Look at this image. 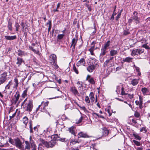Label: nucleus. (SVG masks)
Returning a JSON list of instances; mask_svg holds the SVG:
<instances>
[{"label": "nucleus", "mask_w": 150, "mask_h": 150, "mask_svg": "<svg viewBox=\"0 0 150 150\" xmlns=\"http://www.w3.org/2000/svg\"><path fill=\"white\" fill-rule=\"evenodd\" d=\"M8 142L19 149H21L23 147L22 142L18 138H17L14 139H12L11 137L9 138Z\"/></svg>", "instance_id": "obj_1"}, {"label": "nucleus", "mask_w": 150, "mask_h": 150, "mask_svg": "<svg viewBox=\"0 0 150 150\" xmlns=\"http://www.w3.org/2000/svg\"><path fill=\"white\" fill-rule=\"evenodd\" d=\"M110 41L109 40L105 43L102 47L100 56H103L108 52V50L110 48Z\"/></svg>", "instance_id": "obj_2"}, {"label": "nucleus", "mask_w": 150, "mask_h": 150, "mask_svg": "<svg viewBox=\"0 0 150 150\" xmlns=\"http://www.w3.org/2000/svg\"><path fill=\"white\" fill-rule=\"evenodd\" d=\"M138 13L137 11H134L133 13L132 16L128 20V21L129 23H131L133 21H134L136 24L139 23L140 22V18L138 17Z\"/></svg>", "instance_id": "obj_3"}, {"label": "nucleus", "mask_w": 150, "mask_h": 150, "mask_svg": "<svg viewBox=\"0 0 150 150\" xmlns=\"http://www.w3.org/2000/svg\"><path fill=\"white\" fill-rule=\"evenodd\" d=\"M98 63L96 61V59H94L93 60V62L92 64H90V65L87 67V71L90 72H91L94 70L95 67L96 66H98Z\"/></svg>", "instance_id": "obj_4"}, {"label": "nucleus", "mask_w": 150, "mask_h": 150, "mask_svg": "<svg viewBox=\"0 0 150 150\" xmlns=\"http://www.w3.org/2000/svg\"><path fill=\"white\" fill-rule=\"evenodd\" d=\"M33 103L32 100H30L28 101V102L25 104V107L24 109H25V111H28L29 112L32 111L33 107Z\"/></svg>", "instance_id": "obj_5"}, {"label": "nucleus", "mask_w": 150, "mask_h": 150, "mask_svg": "<svg viewBox=\"0 0 150 150\" xmlns=\"http://www.w3.org/2000/svg\"><path fill=\"white\" fill-rule=\"evenodd\" d=\"M144 49L141 48H134L131 54L132 56L139 55L144 52Z\"/></svg>", "instance_id": "obj_6"}, {"label": "nucleus", "mask_w": 150, "mask_h": 150, "mask_svg": "<svg viewBox=\"0 0 150 150\" xmlns=\"http://www.w3.org/2000/svg\"><path fill=\"white\" fill-rule=\"evenodd\" d=\"M7 73L5 72L0 74V85L6 81L7 79Z\"/></svg>", "instance_id": "obj_7"}, {"label": "nucleus", "mask_w": 150, "mask_h": 150, "mask_svg": "<svg viewBox=\"0 0 150 150\" xmlns=\"http://www.w3.org/2000/svg\"><path fill=\"white\" fill-rule=\"evenodd\" d=\"M78 37L76 36V38H73L72 40L70 46L71 47H72V50L73 52H74L75 50V46L77 43Z\"/></svg>", "instance_id": "obj_8"}, {"label": "nucleus", "mask_w": 150, "mask_h": 150, "mask_svg": "<svg viewBox=\"0 0 150 150\" xmlns=\"http://www.w3.org/2000/svg\"><path fill=\"white\" fill-rule=\"evenodd\" d=\"M51 138L53 139V140H55L56 141L57 140L64 142L65 141L66 139L65 138H60L57 134L52 135V136Z\"/></svg>", "instance_id": "obj_9"}, {"label": "nucleus", "mask_w": 150, "mask_h": 150, "mask_svg": "<svg viewBox=\"0 0 150 150\" xmlns=\"http://www.w3.org/2000/svg\"><path fill=\"white\" fill-rule=\"evenodd\" d=\"M47 146H46L47 148H52L56 144L57 142L55 140H52L49 142H47Z\"/></svg>", "instance_id": "obj_10"}, {"label": "nucleus", "mask_w": 150, "mask_h": 150, "mask_svg": "<svg viewBox=\"0 0 150 150\" xmlns=\"http://www.w3.org/2000/svg\"><path fill=\"white\" fill-rule=\"evenodd\" d=\"M57 57L56 55L54 54L50 55L49 57V60L51 64H54L56 62Z\"/></svg>", "instance_id": "obj_11"}, {"label": "nucleus", "mask_w": 150, "mask_h": 150, "mask_svg": "<svg viewBox=\"0 0 150 150\" xmlns=\"http://www.w3.org/2000/svg\"><path fill=\"white\" fill-rule=\"evenodd\" d=\"M68 130L72 134L74 135V136H76V130L75 127L74 126H72L69 128Z\"/></svg>", "instance_id": "obj_12"}, {"label": "nucleus", "mask_w": 150, "mask_h": 150, "mask_svg": "<svg viewBox=\"0 0 150 150\" xmlns=\"http://www.w3.org/2000/svg\"><path fill=\"white\" fill-rule=\"evenodd\" d=\"M38 141L41 143L39 144V146L38 148V150H39L40 146L42 145V144H43L46 147L47 144V142L45 141L44 140L41 138L39 139Z\"/></svg>", "instance_id": "obj_13"}, {"label": "nucleus", "mask_w": 150, "mask_h": 150, "mask_svg": "<svg viewBox=\"0 0 150 150\" xmlns=\"http://www.w3.org/2000/svg\"><path fill=\"white\" fill-rule=\"evenodd\" d=\"M86 62L85 59L84 58H81L79 61L76 63V66L79 67L80 65H83L85 66V65Z\"/></svg>", "instance_id": "obj_14"}, {"label": "nucleus", "mask_w": 150, "mask_h": 150, "mask_svg": "<svg viewBox=\"0 0 150 150\" xmlns=\"http://www.w3.org/2000/svg\"><path fill=\"white\" fill-rule=\"evenodd\" d=\"M78 135H79L78 137V138H79L80 137H83V138H88L89 136L86 133H85L83 132H79L78 134Z\"/></svg>", "instance_id": "obj_15"}, {"label": "nucleus", "mask_w": 150, "mask_h": 150, "mask_svg": "<svg viewBox=\"0 0 150 150\" xmlns=\"http://www.w3.org/2000/svg\"><path fill=\"white\" fill-rule=\"evenodd\" d=\"M5 39L7 40H12L16 39V35L13 36H9V35H5L4 36Z\"/></svg>", "instance_id": "obj_16"}, {"label": "nucleus", "mask_w": 150, "mask_h": 150, "mask_svg": "<svg viewBox=\"0 0 150 150\" xmlns=\"http://www.w3.org/2000/svg\"><path fill=\"white\" fill-rule=\"evenodd\" d=\"M70 90L75 95H77L78 96H79L78 92L75 87H71Z\"/></svg>", "instance_id": "obj_17"}, {"label": "nucleus", "mask_w": 150, "mask_h": 150, "mask_svg": "<svg viewBox=\"0 0 150 150\" xmlns=\"http://www.w3.org/2000/svg\"><path fill=\"white\" fill-rule=\"evenodd\" d=\"M133 58L130 57H128L122 59V61L124 62L130 63L132 62Z\"/></svg>", "instance_id": "obj_18"}, {"label": "nucleus", "mask_w": 150, "mask_h": 150, "mask_svg": "<svg viewBox=\"0 0 150 150\" xmlns=\"http://www.w3.org/2000/svg\"><path fill=\"white\" fill-rule=\"evenodd\" d=\"M102 133L103 135L107 136L108 134L109 131L106 128L103 127L102 129Z\"/></svg>", "instance_id": "obj_19"}, {"label": "nucleus", "mask_w": 150, "mask_h": 150, "mask_svg": "<svg viewBox=\"0 0 150 150\" xmlns=\"http://www.w3.org/2000/svg\"><path fill=\"white\" fill-rule=\"evenodd\" d=\"M14 82H15V83L14 84L13 88L16 89H17L18 87V85L19 84V83L18 82V79L16 77L15 78L14 80Z\"/></svg>", "instance_id": "obj_20"}, {"label": "nucleus", "mask_w": 150, "mask_h": 150, "mask_svg": "<svg viewBox=\"0 0 150 150\" xmlns=\"http://www.w3.org/2000/svg\"><path fill=\"white\" fill-rule=\"evenodd\" d=\"M141 91L144 95H146L147 93L149 92L148 89L145 87L142 88Z\"/></svg>", "instance_id": "obj_21"}, {"label": "nucleus", "mask_w": 150, "mask_h": 150, "mask_svg": "<svg viewBox=\"0 0 150 150\" xmlns=\"http://www.w3.org/2000/svg\"><path fill=\"white\" fill-rule=\"evenodd\" d=\"M110 55L112 57L116 55L118 52L116 50H112L110 51Z\"/></svg>", "instance_id": "obj_22"}, {"label": "nucleus", "mask_w": 150, "mask_h": 150, "mask_svg": "<svg viewBox=\"0 0 150 150\" xmlns=\"http://www.w3.org/2000/svg\"><path fill=\"white\" fill-rule=\"evenodd\" d=\"M17 62H16V64L18 65V66L21 65L23 62V59L19 57H17Z\"/></svg>", "instance_id": "obj_23"}, {"label": "nucleus", "mask_w": 150, "mask_h": 150, "mask_svg": "<svg viewBox=\"0 0 150 150\" xmlns=\"http://www.w3.org/2000/svg\"><path fill=\"white\" fill-rule=\"evenodd\" d=\"M138 83L139 80L134 79L131 81V84H132L133 86H135L137 85Z\"/></svg>", "instance_id": "obj_24"}, {"label": "nucleus", "mask_w": 150, "mask_h": 150, "mask_svg": "<svg viewBox=\"0 0 150 150\" xmlns=\"http://www.w3.org/2000/svg\"><path fill=\"white\" fill-rule=\"evenodd\" d=\"M83 87V84H81L78 87V88L80 93L81 94L84 95L85 93L82 91Z\"/></svg>", "instance_id": "obj_25"}, {"label": "nucleus", "mask_w": 150, "mask_h": 150, "mask_svg": "<svg viewBox=\"0 0 150 150\" xmlns=\"http://www.w3.org/2000/svg\"><path fill=\"white\" fill-rule=\"evenodd\" d=\"M22 121L23 123L26 126L28 122V118L27 117L25 116L23 117L22 119Z\"/></svg>", "instance_id": "obj_26"}, {"label": "nucleus", "mask_w": 150, "mask_h": 150, "mask_svg": "<svg viewBox=\"0 0 150 150\" xmlns=\"http://www.w3.org/2000/svg\"><path fill=\"white\" fill-rule=\"evenodd\" d=\"M25 149L29 150L30 149V144L28 141H25Z\"/></svg>", "instance_id": "obj_27"}, {"label": "nucleus", "mask_w": 150, "mask_h": 150, "mask_svg": "<svg viewBox=\"0 0 150 150\" xmlns=\"http://www.w3.org/2000/svg\"><path fill=\"white\" fill-rule=\"evenodd\" d=\"M18 55L19 56L21 57L22 56L25 55V54L24 52L22 51L21 50H18Z\"/></svg>", "instance_id": "obj_28"}, {"label": "nucleus", "mask_w": 150, "mask_h": 150, "mask_svg": "<svg viewBox=\"0 0 150 150\" xmlns=\"http://www.w3.org/2000/svg\"><path fill=\"white\" fill-rule=\"evenodd\" d=\"M8 25L7 27L8 28V29L11 31L12 30V23L10 21H9L8 22Z\"/></svg>", "instance_id": "obj_29"}, {"label": "nucleus", "mask_w": 150, "mask_h": 150, "mask_svg": "<svg viewBox=\"0 0 150 150\" xmlns=\"http://www.w3.org/2000/svg\"><path fill=\"white\" fill-rule=\"evenodd\" d=\"M29 124H30L29 126V128H30V133H33V128L32 127V121H30L29 122Z\"/></svg>", "instance_id": "obj_30"}, {"label": "nucleus", "mask_w": 150, "mask_h": 150, "mask_svg": "<svg viewBox=\"0 0 150 150\" xmlns=\"http://www.w3.org/2000/svg\"><path fill=\"white\" fill-rule=\"evenodd\" d=\"M95 50V49H93V47H91L90 48L88 49V51L90 52L91 54L92 55H94V54L93 52Z\"/></svg>", "instance_id": "obj_31"}, {"label": "nucleus", "mask_w": 150, "mask_h": 150, "mask_svg": "<svg viewBox=\"0 0 150 150\" xmlns=\"http://www.w3.org/2000/svg\"><path fill=\"white\" fill-rule=\"evenodd\" d=\"M27 98H26L25 99L24 101L21 104V107L24 109H25V102L27 101Z\"/></svg>", "instance_id": "obj_32"}, {"label": "nucleus", "mask_w": 150, "mask_h": 150, "mask_svg": "<svg viewBox=\"0 0 150 150\" xmlns=\"http://www.w3.org/2000/svg\"><path fill=\"white\" fill-rule=\"evenodd\" d=\"M30 144L31 146L36 145L33 140L32 139L31 136H30Z\"/></svg>", "instance_id": "obj_33"}, {"label": "nucleus", "mask_w": 150, "mask_h": 150, "mask_svg": "<svg viewBox=\"0 0 150 150\" xmlns=\"http://www.w3.org/2000/svg\"><path fill=\"white\" fill-rule=\"evenodd\" d=\"M88 81L91 84L93 85L95 84V82L93 78H91L90 79H89Z\"/></svg>", "instance_id": "obj_34"}, {"label": "nucleus", "mask_w": 150, "mask_h": 150, "mask_svg": "<svg viewBox=\"0 0 150 150\" xmlns=\"http://www.w3.org/2000/svg\"><path fill=\"white\" fill-rule=\"evenodd\" d=\"M28 88H26V89L24 90L22 94V96L23 98H25L26 96H27V92Z\"/></svg>", "instance_id": "obj_35"}, {"label": "nucleus", "mask_w": 150, "mask_h": 150, "mask_svg": "<svg viewBox=\"0 0 150 150\" xmlns=\"http://www.w3.org/2000/svg\"><path fill=\"white\" fill-rule=\"evenodd\" d=\"M92 115L94 117H95V115H96L98 117H100V118H104V117L103 116L101 115H99L98 114H97L96 113L93 112L92 113Z\"/></svg>", "instance_id": "obj_36"}, {"label": "nucleus", "mask_w": 150, "mask_h": 150, "mask_svg": "<svg viewBox=\"0 0 150 150\" xmlns=\"http://www.w3.org/2000/svg\"><path fill=\"white\" fill-rule=\"evenodd\" d=\"M133 135L135 139L139 140L141 139V138L138 134L133 133Z\"/></svg>", "instance_id": "obj_37"}, {"label": "nucleus", "mask_w": 150, "mask_h": 150, "mask_svg": "<svg viewBox=\"0 0 150 150\" xmlns=\"http://www.w3.org/2000/svg\"><path fill=\"white\" fill-rule=\"evenodd\" d=\"M73 70L76 74H79V71L77 68L76 67L75 64H74L73 65Z\"/></svg>", "instance_id": "obj_38"}, {"label": "nucleus", "mask_w": 150, "mask_h": 150, "mask_svg": "<svg viewBox=\"0 0 150 150\" xmlns=\"http://www.w3.org/2000/svg\"><path fill=\"white\" fill-rule=\"evenodd\" d=\"M64 36V35L62 34H59L57 36V39L59 40H61L62 39Z\"/></svg>", "instance_id": "obj_39"}, {"label": "nucleus", "mask_w": 150, "mask_h": 150, "mask_svg": "<svg viewBox=\"0 0 150 150\" xmlns=\"http://www.w3.org/2000/svg\"><path fill=\"white\" fill-rule=\"evenodd\" d=\"M14 97L15 98V99L17 100H18L19 97H20V94L19 93L17 92H16V94L14 95Z\"/></svg>", "instance_id": "obj_40"}, {"label": "nucleus", "mask_w": 150, "mask_h": 150, "mask_svg": "<svg viewBox=\"0 0 150 150\" xmlns=\"http://www.w3.org/2000/svg\"><path fill=\"white\" fill-rule=\"evenodd\" d=\"M79 142L77 141H75V140H72L70 142V144L71 145H73L76 144V143H79Z\"/></svg>", "instance_id": "obj_41"}, {"label": "nucleus", "mask_w": 150, "mask_h": 150, "mask_svg": "<svg viewBox=\"0 0 150 150\" xmlns=\"http://www.w3.org/2000/svg\"><path fill=\"white\" fill-rule=\"evenodd\" d=\"M133 142L137 146H140L141 145V143L135 140H133Z\"/></svg>", "instance_id": "obj_42"}, {"label": "nucleus", "mask_w": 150, "mask_h": 150, "mask_svg": "<svg viewBox=\"0 0 150 150\" xmlns=\"http://www.w3.org/2000/svg\"><path fill=\"white\" fill-rule=\"evenodd\" d=\"M20 26V25L17 22L16 23V24H15V27H16V31H18V29H19Z\"/></svg>", "instance_id": "obj_43"}, {"label": "nucleus", "mask_w": 150, "mask_h": 150, "mask_svg": "<svg viewBox=\"0 0 150 150\" xmlns=\"http://www.w3.org/2000/svg\"><path fill=\"white\" fill-rule=\"evenodd\" d=\"M130 32L128 30H124L123 32V34L125 35H127Z\"/></svg>", "instance_id": "obj_44"}, {"label": "nucleus", "mask_w": 150, "mask_h": 150, "mask_svg": "<svg viewBox=\"0 0 150 150\" xmlns=\"http://www.w3.org/2000/svg\"><path fill=\"white\" fill-rule=\"evenodd\" d=\"M121 90H122L121 94L122 95H125L127 94V93H125V91H124V88L123 87H122V88Z\"/></svg>", "instance_id": "obj_45"}, {"label": "nucleus", "mask_w": 150, "mask_h": 150, "mask_svg": "<svg viewBox=\"0 0 150 150\" xmlns=\"http://www.w3.org/2000/svg\"><path fill=\"white\" fill-rule=\"evenodd\" d=\"M18 101L15 98H13L11 100V102L12 103V104H16Z\"/></svg>", "instance_id": "obj_46"}, {"label": "nucleus", "mask_w": 150, "mask_h": 150, "mask_svg": "<svg viewBox=\"0 0 150 150\" xmlns=\"http://www.w3.org/2000/svg\"><path fill=\"white\" fill-rule=\"evenodd\" d=\"M45 108V107L43 106H42V107L41 106V108H40L41 111L42 112H46V110Z\"/></svg>", "instance_id": "obj_47"}, {"label": "nucleus", "mask_w": 150, "mask_h": 150, "mask_svg": "<svg viewBox=\"0 0 150 150\" xmlns=\"http://www.w3.org/2000/svg\"><path fill=\"white\" fill-rule=\"evenodd\" d=\"M142 47L145 48L146 49H150L149 47L146 44H144L142 45Z\"/></svg>", "instance_id": "obj_48"}, {"label": "nucleus", "mask_w": 150, "mask_h": 150, "mask_svg": "<svg viewBox=\"0 0 150 150\" xmlns=\"http://www.w3.org/2000/svg\"><path fill=\"white\" fill-rule=\"evenodd\" d=\"M141 132H144V133H146L147 132V130L146 128L144 127H142L140 129Z\"/></svg>", "instance_id": "obj_49"}, {"label": "nucleus", "mask_w": 150, "mask_h": 150, "mask_svg": "<svg viewBox=\"0 0 150 150\" xmlns=\"http://www.w3.org/2000/svg\"><path fill=\"white\" fill-rule=\"evenodd\" d=\"M135 69L136 71L138 72V74L139 75H141V73L139 71V67H136Z\"/></svg>", "instance_id": "obj_50"}, {"label": "nucleus", "mask_w": 150, "mask_h": 150, "mask_svg": "<svg viewBox=\"0 0 150 150\" xmlns=\"http://www.w3.org/2000/svg\"><path fill=\"white\" fill-rule=\"evenodd\" d=\"M85 100L86 102L87 103H90L89 99L88 96H86L85 98Z\"/></svg>", "instance_id": "obj_51"}, {"label": "nucleus", "mask_w": 150, "mask_h": 150, "mask_svg": "<svg viewBox=\"0 0 150 150\" xmlns=\"http://www.w3.org/2000/svg\"><path fill=\"white\" fill-rule=\"evenodd\" d=\"M31 150H36L37 149V146L36 145L31 146Z\"/></svg>", "instance_id": "obj_52"}, {"label": "nucleus", "mask_w": 150, "mask_h": 150, "mask_svg": "<svg viewBox=\"0 0 150 150\" xmlns=\"http://www.w3.org/2000/svg\"><path fill=\"white\" fill-rule=\"evenodd\" d=\"M83 119V117L81 116L79 118L78 120L76 122V123H79L81 122Z\"/></svg>", "instance_id": "obj_53"}, {"label": "nucleus", "mask_w": 150, "mask_h": 150, "mask_svg": "<svg viewBox=\"0 0 150 150\" xmlns=\"http://www.w3.org/2000/svg\"><path fill=\"white\" fill-rule=\"evenodd\" d=\"M110 61L109 60H106L104 63V65L105 67L108 64L109 62Z\"/></svg>", "instance_id": "obj_54"}, {"label": "nucleus", "mask_w": 150, "mask_h": 150, "mask_svg": "<svg viewBox=\"0 0 150 150\" xmlns=\"http://www.w3.org/2000/svg\"><path fill=\"white\" fill-rule=\"evenodd\" d=\"M96 43V41H93L91 44V45H93L92 47H93L94 49H95V47Z\"/></svg>", "instance_id": "obj_55"}, {"label": "nucleus", "mask_w": 150, "mask_h": 150, "mask_svg": "<svg viewBox=\"0 0 150 150\" xmlns=\"http://www.w3.org/2000/svg\"><path fill=\"white\" fill-rule=\"evenodd\" d=\"M116 14V13H115V12L114 13V12H113V13L112 15V16L110 18V19L111 20H112V21H113L114 19V15L115 16Z\"/></svg>", "instance_id": "obj_56"}, {"label": "nucleus", "mask_w": 150, "mask_h": 150, "mask_svg": "<svg viewBox=\"0 0 150 150\" xmlns=\"http://www.w3.org/2000/svg\"><path fill=\"white\" fill-rule=\"evenodd\" d=\"M134 116L137 117H138L140 116L139 113L137 112H135L134 113Z\"/></svg>", "instance_id": "obj_57"}, {"label": "nucleus", "mask_w": 150, "mask_h": 150, "mask_svg": "<svg viewBox=\"0 0 150 150\" xmlns=\"http://www.w3.org/2000/svg\"><path fill=\"white\" fill-rule=\"evenodd\" d=\"M121 15V12L120 13L118 14L116 16V20L117 21L118 19L120 17V16Z\"/></svg>", "instance_id": "obj_58"}, {"label": "nucleus", "mask_w": 150, "mask_h": 150, "mask_svg": "<svg viewBox=\"0 0 150 150\" xmlns=\"http://www.w3.org/2000/svg\"><path fill=\"white\" fill-rule=\"evenodd\" d=\"M140 104H143V99L142 97L140 96H139V101Z\"/></svg>", "instance_id": "obj_59"}, {"label": "nucleus", "mask_w": 150, "mask_h": 150, "mask_svg": "<svg viewBox=\"0 0 150 150\" xmlns=\"http://www.w3.org/2000/svg\"><path fill=\"white\" fill-rule=\"evenodd\" d=\"M100 43H101L100 42H96V43L95 47H100V46H101Z\"/></svg>", "instance_id": "obj_60"}, {"label": "nucleus", "mask_w": 150, "mask_h": 150, "mask_svg": "<svg viewBox=\"0 0 150 150\" xmlns=\"http://www.w3.org/2000/svg\"><path fill=\"white\" fill-rule=\"evenodd\" d=\"M51 64L52 65H54V68L56 69H57L58 67L56 63V62H55L54 64Z\"/></svg>", "instance_id": "obj_61"}, {"label": "nucleus", "mask_w": 150, "mask_h": 150, "mask_svg": "<svg viewBox=\"0 0 150 150\" xmlns=\"http://www.w3.org/2000/svg\"><path fill=\"white\" fill-rule=\"evenodd\" d=\"M95 146V144L92 145V146L90 147V150H96V149L94 148Z\"/></svg>", "instance_id": "obj_62"}, {"label": "nucleus", "mask_w": 150, "mask_h": 150, "mask_svg": "<svg viewBox=\"0 0 150 150\" xmlns=\"http://www.w3.org/2000/svg\"><path fill=\"white\" fill-rule=\"evenodd\" d=\"M43 102V103L42 104L43 106L45 107L48 106V104L49 103L48 102H45V103H44Z\"/></svg>", "instance_id": "obj_63"}, {"label": "nucleus", "mask_w": 150, "mask_h": 150, "mask_svg": "<svg viewBox=\"0 0 150 150\" xmlns=\"http://www.w3.org/2000/svg\"><path fill=\"white\" fill-rule=\"evenodd\" d=\"M33 52L35 54H38V55H40V53L39 52V51H36L35 50H33Z\"/></svg>", "instance_id": "obj_64"}]
</instances>
